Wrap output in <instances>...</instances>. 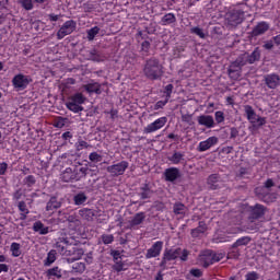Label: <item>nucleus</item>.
Segmentation results:
<instances>
[{"label": "nucleus", "instance_id": "nucleus-1", "mask_svg": "<svg viewBox=\"0 0 280 280\" xmlns=\"http://www.w3.org/2000/svg\"><path fill=\"white\" fill-rule=\"evenodd\" d=\"M261 60V50L256 47L252 54L244 52L240 55L235 61H232L228 68V75L231 80H240L242 78V67L246 65H255Z\"/></svg>", "mask_w": 280, "mask_h": 280}, {"label": "nucleus", "instance_id": "nucleus-2", "mask_svg": "<svg viewBox=\"0 0 280 280\" xmlns=\"http://www.w3.org/2000/svg\"><path fill=\"white\" fill-rule=\"evenodd\" d=\"M163 69L161 60L156 57H151L144 61L142 73L147 80L156 81L163 78V73H165Z\"/></svg>", "mask_w": 280, "mask_h": 280}, {"label": "nucleus", "instance_id": "nucleus-3", "mask_svg": "<svg viewBox=\"0 0 280 280\" xmlns=\"http://www.w3.org/2000/svg\"><path fill=\"white\" fill-rule=\"evenodd\" d=\"M180 259V261H187L189 259V250L183 249L180 247L165 249L162 261L160 262V268L162 270H167V261H174Z\"/></svg>", "mask_w": 280, "mask_h": 280}, {"label": "nucleus", "instance_id": "nucleus-4", "mask_svg": "<svg viewBox=\"0 0 280 280\" xmlns=\"http://www.w3.org/2000/svg\"><path fill=\"white\" fill-rule=\"evenodd\" d=\"M244 10L235 8L226 13V20L229 25L236 26L244 22Z\"/></svg>", "mask_w": 280, "mask_h": 280}, {"label": "nucleus", "instance_id": "nucleus-5", "mask_svg": "<svg viewBox=\"0 0 280 280\" xmlns=\"http://www.w3.org/2000/svg\"><path fill=\"white\" fill-rule=\"evenodd\" d=\"M247 213L248 222H255V220H259V218H264V215H266V207L256 203L255 206H250L247 208Z\"/></svg>", "mask_w": 280, "mask_h": 280}, {"label": "nucleus", "instance_id": "nucleus-6", "mask_svg": "<svg viewBox=\"0 0 280 280\" xmlns=\"http://www.w3.org/2000/svg\"><path fill=\"white\" fill-rule=\"evenodd\" d=\"M32 82V78L30 75L25 74H16L12 79L13 88L16 89V91H25L27 86H30V83Z\"/></svg>", "mask_w": 280, "mask_h": 280}, {"label": "nucleus", "instance_id": "nucleus-7", "mask_svg": "<svg viewBox=\"0 0 280 280\" xmlns=\"http://www.w3.org/2000/svg\"><path fill=\"white\" fill-rule=\"evenodd\" d=\"M77 23L73 20L66 21L63 25L57 32L58 40H62L65 36H69V34H73L75 32Z\"/></svg>", "mask_w": 280, "mask_h": 280}, {"label": "nucleus", "instance_id": "nucleus-8", "mask_svg": "<svg viewBox=\"0 0 280 280\" xmlns=\"http://www.w3.org/2000/svg\"><path fill=\"white\" fill-rule=\"evenodd\" d=\"M129 165L128 161H121L117 164L107 166L106 170L112 176H124Z\"/></svg>", "mask_w": 280, "mask_h": 280}, {"label": "nucleus", "instance_id": "nucleus-9", "mask_svg": "<svg viewBox=\"0 0 280 280\" xmlns=\"http://www.w3.org/2000/svg\"><path fill=\"white\" fill-rule=\"evenodd\" d=\"M84 256V249L78 247V246H70L68 247V250H66V257L68 258V264H73V261H78L82 259Z\"/></svg>", "mask_w": 280, "mask_h": 280}, {"label": "nucleus", "instance_id": "nucleus-10", "mask_svg": "<svg viewBox=\"0 0 280 280\" xmlns=\"http://www.w3.org/2000/svg\"><path fill=\"white\" fill-rule=\"evenodd\" d=\"M167 124V118L166 117H161L156 119L155 121L149 124L147 127H144L143 132L144 135H150L152 132H156V130H161L163 126Z\"/></svg>", "mask_w": 280, "mask_h": 280}, {"label": "nucleus", "instance_id": "nucleus-11", "mask_svg": "<svg viewBox=\"0 0 280 280\" xmlns=\"http://www.w3.org/2000/svg\"><path fill=\"white\" fill-rule=\"evenodd\" d=\"M154 189H152V183L148 182L140 186L138 196L141 200H148L154 196Z\"/></svg>", "mask_w": 280, "mask_h": 280}, {"label": "nucleus", "instance_id": "nucleus-12", "mask_svg": "<svg viewBox=\"0 0 280 280\" xmlns=\"http://www.w3.org/2000/svg\"><path fill=\"white\" fill-rule=\"evenodd\" d=\"M268 30H270V24L268 22H259L256 26H254V28L249 33V36L252 38H257L258 36H264V34H266V32H268Z\"/></svg>", "mask_w": 280, "mask_h": 280}, {"label": "nucleus", "instance_id": "nucleus-13", "mask_svg": "<svg viewBox=\"0 0 280 280\" xmlns=\"http://www.w3.org/2000/svg\"><path fill=\"white\" fill-rule=\"evenodd\" d=\"M161 250H163V241H158L147 250L145 259L159 257L161 255Z\"/></svg>", "mask_w": 280, "mask_h": 280}, {"label": "nucleus", "instance_id": "nucleus-14", "mask_svg": "<svg viewBox=\"0 0 280 280\" xmlns=\"http://www.w3.org/2000/svg\"><path fill=\"white\" fill-rule=\"evenodd\" d=\"M164 178L166 183H175L180 178V170L177 167H170L164 171Z\"/></svg>", "mask_w": 280, "mask_h": 280}, {"label": "nucleus", "instance_id": "nucleus-15", "mask_svg": "<svg viewBox=\"0 0 280 280\" xmlns=\"http://www.w3.org/2000/svg\"><path fill=\"white\" fill-rule=\"evenodd\" d=\"M197 122L199 126H205V128L211 129L215 128V119L211 115H200L197 117Z\"/></svg>", "mask_w": 280, "mask_h": 280}, {"label": "nucleus", "instance_id": "nucleus-16", "mask_svg": "<svg viewBox=\"0 0 280 280\" xmlns=\"http://www.w3.org/2000/svg\"><path fill=\"white\" fill-rule=\"evenodd\" d=\"M218 144V137L213 136L208 138L205 141H201L197 148L198 152H207V150H211L213 145Z\"/></svg>", "mask_w": 280, "mask_h": 280}, {"label": "nucleus", "instance_id": "nucleus-17", "mask_svg": "<svg viewBox=\"0 0 280 280\" xmlns=\"http://www.w3.org/2000/svg\"><path fill=\"white\" fill-rule=\"evenodd\" d=\"M60 179L62 183H73V180L78 182V177L75 176V168L67 167L60 175Z\"/></svg>", "mask_w": 280, "mask_h": 280}, {"label": "nucleus", "instance_id": "nucleus-18", "mask_svg": "<svg viewBox=\"0 0 280 280\" xmlns=\"http://www.w3.org/2000/svg\"><path fill=\"white\" fill-rule=\"evenodd\" d=\"M264 82L268 89H277L279 86L280 78L275 73L266 74L264 77Z\"/></svg>", "mask_w": 280, "mask_h": 280}, {"label": "nucleus", "instance_id": "nucleus-19", "mask_svg": "<svg viewBox=\"0 0 280 280\" xmlns=\"http://www.w3.org/2000/svg\"><path fill=\"white\" fill-rule=\"evenodd\" d=\"M222 182V177L220 174H211L207 179V185L209 189L215 190L220 189V183Z\"/></svg>", "mask_w": 280, "mask_h": 280}, {"label": "nucleus", "instance_id": "nucleus-20", "mask_svg": "<svg viewBox=\"0 0 280 280\" xmlns=\"http://www.w3.org/2000/svg\"><path fill=\"white\" fill-rule=\"evenodd\" d=\"M84 91L90 95L95 93L96 95H102V85L98 82H92L83 85Z\"/></svg>", "mask_w": 280, "mask_h": 280}, {"label": "nucleus", "instance_id": "nucleus-21", "mask_svg": "<svg viewBox=\"0 0 280 280\" xmlns=\"http://www.w3.org/2000/svg\"><path fill=\"white\" fill-rule=\"evenodd\" d=\"M199 260L201 261L203 268H209L210 266H212V264H214L213 253H211L210 250L205 252L199 256Z\"/></svg>", "mask_w": 280, "mask_h": 280}, {"label": "nucleus", "instance_id": "nucleus-22", "mask_svg": "<svg viewBox=\"0 0 280 280\" xmlns=\"http://www.w3.org/2000/svg\"><path fill=\"white\" fill-rule=\"evenodd\" d=\"M143 222H145V212H138L129 221V229H135V226L143 224Z\"/></svg>", "mask_w": 280, "mask_h": 280}, {"label": "nucleus", "instance_id": "nucleus-23", "mask_svg": "<svg viewBox=\"0 0 280 280\" xmlns=\"http://www.w3.org/2000/svg\"><path fill=\"white\" fill-rule=\"evenodd\" d=\"M88 56V60H92V62H104V55H102L101 51L95 48L89 50Z\"/></svg>", "mask_w": 280, "mask_h": 280}, {"label": "nucleus", "instance_id": "nucleus-24", "mask_svg": "<svg viewBox=\"0 0 280 280\" xmlns=\"http://www.w3.org/2000/svg\"><path fill=\"white\" fill-rule=\"evenodd\" d=\"M244 231H259V225L255 222L248 221L246 225H244L243 228H236L232 233H244Z\"/></svg>", "mask_w": 280, "mask_h": 280}, {"label": "nucleus", "instance_id": "nucleus-25", "mask_svg": "<svg viewBox=\"0 0 280 280\" xmlns=\"http://www.w3.org/2000/svg\"><path fill=\"white\" fill-rule=\"evenodd\" d=\"M207 231V223L205 221H199V225L191 230L190 235L191 237H200L202 233Z\"/></svg>", "mask_w": 280, "mask_h": 280}, {"label": "nucleus", "instance_id": "nucleus-26", "mask_svg": "<svg viewBox=\"0 0 280 280\" xmlns=\"http://www.w3.org/2000/svg\"><path fill=\"white\" fill-rule=\"evenodd\" d=\"M62 207V201H58L57 197H50L46 205V211H54L55 209H60Z\"/></svg>", "mask_w": 280, "mask_h": 280}, {"label": "nucleus", "instance_id": "nucleus-27", "mask_svg": "<svg viewBox=\"0 0 280 280\" xmlns=\"http://www.w3.org/2000/svg\"><path fill=\"white\" fill-rule=\"evenodd\" d=\"M33 231L39 233V235H47L49 233V226H45L43 222L37 221L33 224Z\"/></svg>", "mask_w": 280, "mask_h": 280}, {"label": "nucleus", "instance_id": "nucleus-28", "mask_svg": "<svg viewBox=\"0 0 280 280\" xmlns=\"http://www.w3.org/2000/svg\"><path fill=\"white\" fill-rule=\"evenodd\" d=\"M246 117L250 124H256L257 120V113H255V109H253V106L245 105L244 106Z\"/></svg>", "mask_w": 280, "mask_h": 280}, {"label": "nucleus", "instance_id": "nucleus-29", "mask_svg": "<svg viewBox=\"0 0 280 280\" xmlns=\"http://www.w3.org/2000/svg\"><path fill=\"white\" fill-rule=\"evenodd\" d=\"M168 161H171V163H173V165H179V163H184L185 162V154L175 151L172 156H168Z\"/></svg>", "mask_w": 280, "mask_h": 280}, {"label": "nucleus", "instance_id": "nucleus-30", "mask_svg": "<svg viewBox=\"0 0 280 280\" xmlns=\"http://www.w3.org/2000/svg\"><path fill=\"white\" fill-rule=\"evenodd\" d=\"M89 172H93V170H90L86 166H82L78 170V167H74V174L77 176V182L82 180V178H86V175Z\"/></svg>", "mask_w": 280, "mask_h": 280}, {"label": "nucleus", "instance_id": "nucleus-31", "mask_svg": "<svg viewBox=\"0 0 280 280\" xmlns=\"http://www.w3.org/2000/svg\"><path fill=\"white\" fill-rule=\"evenodd\" d=\"M253 242L250 236H242L237 238L236 242L232 245V248H240V246H248Z\"/></svg>", "mask_w": 280, "mask_h": 280}, {"label": "nucleus", "instance_id": "nucleus-32", "mask_svg": "<svg viewBox=\"0 0 280 280\" xmlns=\"http://www.w3.org/2000/svg\"><path fill=\"white\" fill-rule=\"evenodd\" d=\"M89 200V197L86 196V192L80 191L79 194L73 196V202L77 207H80V205H84Z\"/></svg>", "mask_w": 280, "mask_h": 280}, {"label": "nucleus", "instance_id": "nucleus-33", "mask_svg": "<svg viewBox=\"0 0 280 280\" xmlns=\"http://www.w3.org/2000/svg\"><path fill=\"white\" fill-rule=\"evenodd\" d=\"M80 215L83 218V220H86L88 222H93V218H95V212L89 208H84L80 210Z\"/></svg>", "mask_w": 280, "mask_h": 280}, {"label": "nucleus", "instance_id": "nucleus-34", "mask_svg": "<svg viewBox=\"0 0 280 280\" xmlns=\"http://www.w3.org/2000/svg\"><path fill=\"white\" fill-rule=\"evenodd\" d=\"M46 276L51 279V277H55L56 279H62V269L59 267L50 268L46 271Z\"/></svg>", "mask_w": 280, "mask_h": 280}, {"label": "nucleus", "instance_id": "nucleus-35", "mask_svg": "<svg viewBox=\"0 0 280 280\" xmlns=\"http://www.w3.org/2000/svg\"><path fill=\"white\" fill-rule=\"evenodd\" d=\"M70 103L72 104H77L79 106H82V104H84V102H86V97H84V95L82 93H75L74 95H72L70 97Z\"/></svg>", "mask_w": 280, "mask_h": 280}, {"label": "nucleus", "instance_id": "nucleus-36", "mask_svg": "<svg viewBox=\"0 0 280 280\" xmlns=\"http://www.w3.org/2000/svg\"><path fill=\"white\" fill-rule=\"evenodd\" d=\"M172 23H176V15L174 13H166L161 19V24L162 25H172Z\"/></svg>", "mask_w": 280, "mask_h": 280}, {"label": "nucleus", "instance_id": "nucleus-37", "mask_svg": "<svg viewBox=\"0 0 280 280\" xmlns=\"http://www.w3.org/2000/svg\"><path fill=\"white\" fill-rule=\"evenodd\" d=\"M56 255H58V253L56 252V249H51L48 254L46 259L44 260V266H51V264H54V261H56Z\"/></svg>", "mask_w": 280, "mask_h": 280}, {"label": "nucleus", "instance_id": "nucleus-38", "mask_svg": "<svg viewBox=\"0 0 280 280\" xmlns=\"http://www.w3.org/2000/svg\"><path fill=\"white\" fill-rule=\"evenodd\" d=\"M66 106L68 110H71L72 113H82V110H84V107L82 105H78L69 101L66 103Z\"/></svg>", "mask_w": 280, "mask_h": 280}, {"label": "nucleus", "instance_id": "nucleus-39", "mask_svg": "<svg viewBox=\"0 0 280 280\" xmlns=\"http://www.w3.org/2000/svg\"><path fill=\"white\" fill-rule=\"evenodd\" d=\"M173 212L175 215H183V213H185V205L183 202H175L173 206Z\"/></svg>", "mask_w": 280, "mask_h": 280}, {"label": "nucleus", "instance_id": "nucleus-40", "mask_svg": "<svg viewBox=\"0 0 280 280\" xmlns=\"http://www.w3.org/2000/svg\"><path fill=\"white\" fill-rule=\"evenodd\" d=\"M18 2L26 11L34 10V0H19Z\"/></svg>", "mask_w": 280, "mask_h": 280}, {"label": "nucleus", "instance_id": "nucleus-41", "mask_svg": "<svg viewBox=\"0 0 280 280\" xmlns=\"http://www.w3.org/2000/svg\"><path fill=\"white\" fill-rule=\"evenodd\" d=\"M55 246H56L58 253H60V255H62L63 257H67V250H69V247H70L69 245L65 246V245H62V242L60 241V242H57L55 244Z\"/></svg>", "mask_w": 280, "mask_h": 280}, {"label": "nucleus", "instance_id": "nucleus-42", "mask_svg": "<svg viewBox=\"0 0 280 280\" xmlns=\"http://www.w3.org/2000/svg\"><path fill=\"white\" fill-rule=\"evenodd\" d=\"M10 249L13 257H21V244L12 243Z\"/></svg>", "mask_w": 280, "mask_h": 280}, {"label": "nucleus", "instance_id": "nucleus-43", "mask_svg": "<svg viewBox=\"0 0 280 280\" xmlns=\"http://www.w3.org/2000/svg\"><path fill=\"white\" fill-rule=\"evenodd\" d=\"M72 269L74 272L82 275V272H84V270H86V265L84 262H77L72 266Z\"/></svg>", "mask_w": 280, "mask_h": 280}, {"label": "nucleus", "instance_id": "nucleus-44", "mask_svg": "<svg viewBox=\"0 0 280 280\" xmlns=\"http://www.w3.org/2000/svg\"><path fill=\"white\" fill-rule=\"evenodd\" d=\"M100 34V28L94 26L88 31V40H95V35Z\"/></svg>", "mask_w": 280, "mask_h": 280}, {"label": "nucleus", "instance_id": "nucleus-45", "mask_svg": "<svg viewBox=\"0 0 280 280\" xmlns=\"http://www.w3.org/2000/svg\"><path fill=\"white\" fill-rule=\"evenodd\" d=\"M101 240H102L103 244L108 245V244H113V242H115V236L113 234H103L101 236Z\"/></svg>", "mask_w": 280, "mask_h": 280}, {"label": "nucleus", "instance_id": "nucleus-46", "mask_svg": "<svg viewBox=\"0 0 280 280\" xmlns=\"http://www.w3.org/2000/svg\"><path fill=\"white\" fill-rule=\"evenodd\" d=\"M240 249L238 248H233V245L230 248V252L228 254L229 259H240Z\"/></svg>", "mask_w": 280, "mask_h": 280}, {"label": "nucleus", "instance_id": "nucleus-47", "mask_svg": "<svg viewBox=\"0 0 280 280\" xmlns=\"http://www.w3.org/2000/svg\"><path fill=\"white\" fill-rule=\"evenodd\" d=\"M182 121L184 124H188V126H194L192 115L191 114H183Z\"/></svg>", "mask_w": 280, "mask_h": 280}, {"label": "nucleus", "instance_id": "nucleus-48", "mask_svg": "<svg viewBox=\"0 0 280 280\" xmlns=\"http://www.w3.org/2000/svg\"><path fill=\"white\" fill-rule=\"evenodd\" d=\"M112 268L115 272H122V270H126V268H124V261L121 260L116 261Z\"/></svg>", "mask_w": 280, "mask_h": 280}, {"label": "nucleus", "instance_id": "nucleus-49", "mask_svg": "<svg viewBox=\"0 0 280 280\" xmlns=\"http://www.w3.org/2000/svg\"><path fill=\"white\" fill-rule=\"evenodd\" d=\"M24 183L27 187H33V185H36V177H34V175H28L24 178Z\"/></svg>", "mask_w": 280, "mask_h": 280}, {"label": "nucleus", "instance_id": "nucleus-50", "mask_svg": "<svg viewBox=\"0 0 280 280\" xmlns=\"http://www.w3.org/2000/svg\"><path fill=\"white\" fill-rule=\"evenodd\" d=\"M109 255L113 257L114 262L121 261V252L117 249H112Z\"/></svg>", "mask_w": 280, "mask_h": 280}, {"label": "nucleus", "instance_id": "nucleus-51", "mask_svg": "<svg viewBox=\"0 0 280 280\" xmlns=\"http://www.w3.org/2000/svg\"><path fill=\"white\" fill-rule=\"evenodd\" d=\"M89 159L92 161V163L102 162V155H100L97 152L90 153Z\"/></svg>", "mask_w": 280, "mask_h": 280}, {"label": "nucleus", "instance_id": "nucleus-52", "mask_svg": "<svg viewBox=\"0 0 280 280\" xmlns=\"http://www.w3.org/2000/svg\"><path fill=\"white\" fill-rule=\"evenodd\" d=\"M214 119L217 121V124H223L224 121V112L219 110L214 113Z\"/></svg>", "mask_w": 280, "mask_h": 280}, {"label": "nucleus", "instance_id": "nucleus-53", "mask_svg": "<svg viewBox=\"0 0 280 280\" xmlns=\"http://www.w3.org/2000/svg\"><path fill=\"white\" fill-rule=\"evenodd\" d=\"M18 209L21 213H30V209H27V203H25V201H20L18 203Z\"/></svg>", "mask_w": 280, "mask_h": 280}, {"label": "nucleus", "instance_id": "nucleus-54", "mask_svg": "<svg viewBox=\"0 0 280 280\" xmlns=\"http://www.w3.org/2000/svg\"><path fill=\"white\" fill-rule=\"evenodd\" d=\"M191 34H196V36H199V38H205V32H202V28L196 26L190 30Z\"/></svg>", "mask_w": 280, "mask_h": 280}, {"label": "nucleus", "instance_id": "nucleus-55", "mask_svg": "<svg viewBox=\"0 0 280 280\" xmlns=\"http://www.w3.org/2000/svg\"><path fill=\"white\" fill-rule=\"evenodd\" d=\"M174 91V85L173 84H167L164 88V93L166 95V100H170V97H172V92Z\"/></svg>", "mask_w": 280, "mask_h": 280}, {"label": "nucleus", "instance_id": "nucleus-56", "mask_svg": "<svg viewBox=\"0 0 280 280\" xmlns=\"http://www.w3.org/2000/svg\"><path fill=\"white\" fill-rule=\"evenodd\" d=\"M245 280H259V273H257V271L248 272L245 276Z\"/></svg>", "mask_w": 280, "mask_h": 280}, {"label": "nucleus", "instance_id": "nucleus-57", "mask_svg": "<svg viewBox=\"0 0 280 280\" xmlns=\"http://www.w3.org/2000/svg\"><path fill=\"white\" fill-rule=\"evenodd\" d=\"M256 122L254 124V126H256V128H261V126H266V118L264 117H257L256 116Z\"/></svg>", "mask_w": 280, "mask_h": 280}, {"label": "nucleus", "instance_id": "nucleus-58", "mask_svg": "<svg viewBox=\"0 0 280 280\" xmlns=\"http://www.w3.org/2000/svg\"><path fill=\"white\" fill-rule=\"evenodd\" d=\"M240 136V130H237V128L232 127L230 129V139H237V137Z\"/></svg>", "mask_w": 280, "mask_h": 280}, {"label": "nucleus", "instance_id": "nucleus-59", "mask_svg": "<svg viewBox=\"0 0 280 280\" xmlns=\"http://www.w3.org/2000/svg\"><path fill=\"white\" fill-rule=\"evenodd\" d=\"M5 172H8V163L0 162V176H5Z\"/></svg>", "mask_w": 280, "mask_h": 280}, {"label": "nucleus", "instance_id": "nucleus-60", "mask_svg": "<svg viewBox=\"0 0 280 280\" xmlns=\"http://www.w3.org/2000/svg\"><path fill=\"white\" fill-rule=\"evenodd\" d=\"M84 148H89V142L84 140H80L77 145V150H84Z\"/></svg>", "mask_w": 280, "mask_h": 280}, {"label": "nucleus", "instance_id": "nucleus-61", "mask_svg": "<svg viewBox=\"0 0 280 280\" xmlns=\"http://www.w3.org/2000/svg\"><path fill=\"white\" fill-rule=\"evenodd\" d=\"M141 51H144L145 54H148V51H150V42H148V40L142 42Z\"/></svg>", "mask_w": 280, "mask_h": 280}, {"label": "nucleus", "instance_id": "nucleus-62", "mask_svg": "<svg viewBox=\"0 0 280 280\" xmlns=\"http://www.w3.org/2000/svg\"><path fill=\"white\" fill-rule=\"evenodd\" d=\"M190 275L199 279V277H202V271L200 269H190Z\"/></svg>", "mask_w": 280, "mask_h": 280}, {"label": "nucleus", "instance_id": "nucleus-63", "mask_svg": "<svg viewBox=\"0 0 280 280\" xmlns=\"http://www.w3.org/2000/svg\"><path fill=\"white\" fill-rule=\"evenodd\" d=\"M167 102H170V98H166L165 101H159L155 104V110H159V108H163V106H165V104H167Z\"/></svg>", "mask_w": 280, "mask_h": 280}, {"label": "nucleus", "instance_id": "nucleus-64", "mask_svg": "<svg viewBox=\"0 0 280 280\" xmlns=\"http://www.w3.org/2000/svg\"><path fill=\"white\" fill-rule=\"evenodd\" d=\"M21 198H23V190L18 189V190L13 194V200H21Z\"/></svg>", "mask_w": 280, "mask_h": 280}]
</instances>
